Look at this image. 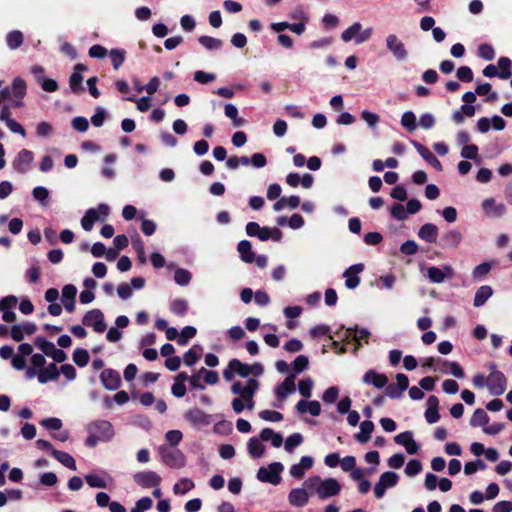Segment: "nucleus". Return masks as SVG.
Here are the masks:
<instances>
[{
    "mask_svg": "<svg viewBox=\"0 0 512 512\" xmlns=\"http://www.w3.org/2000/svg\"><path fill=\"white\" fill-rule=\"evenodd\" d=\"M260 382L255 378H248L245 381H234L230 391L234 396L231 401L232 410L236 414L244 410L252 411L255 408L254 397L259 390Z\"/></svg>",
    "mask_w": 512,
    "mask_h": 512,
    "instance_id": "f257e3e1",
    "label": "nucleus"
},
{
    "mask_svg": "<svg viewBox=\"0 0 512 512\" xmlns=\"http://www.w3.org/2000/svg\"><path fill=\"white\" fill-rule=\"evenodd\" d=\"M307 489L315 493L320 499H327L337 496L341 491V484L335 478H321L312 476L303 483Z\"/></svg>",
    "mask_w": 512,
    "mask_h": 512,
    "instance_id": "f03ea898",
    "label": "nucleus"
},
{
    "mask_svg": "<svg viewBox=\"0 0 512 512\" xmlns=\"http://www.w3.org/2000/svg\"><path fill=\"white\" fill-rule=\"evenodd\" d=\"M88 437L86 445L94 447L99 442H108L114 437V428L109 421L96 420L87 426Z\"/></svg>",
    "mask_w": 512,
    "mask_h": 512,
    "instance_id": "7ed1b4c3",
    "label": "nucleus"
},
{
    "mask_svg": "<svg viewBox=\"0 0 512 512\" xmlns=\"http://www.w3.org/2000/svg\"><path fill=\"white\" fill-rule=\"evenodd\" d=\"M372 33L373 29L371 27L363 29L360 22H355L342 32L341 39L346 43L355 40V43L359 45L368 41Z\"/></svg>",
    "mask_w": 512,
    "mask_h": 512,
    "instance_id": "20e7f679",
    "label": "nucleus"
},
{
    "mask_svg": "<svg viewBox=\"0 0 512 512\" xmlns=\"http://www.w3.org/2000/svg\"><path fill=\"white\" fill-rule=\"evenodd\" d=\"M110 212L107 204L101 203L96 208L88 209L81 219V226L85 231H91L97 221H105Z\"/></svg>",
    "mask_w": 512,
    "mask_h": 512,
    "instance_id": "39448f33",
    "label": "nucleus"
},
{
    "mask_svg": "<svg viewBox=\"0 0 512 512\" xmlns=\"http://www.w3.org/2000/svg\"><path fill=\"white\" fill-rule=\"evenodd\" d=\"M490 374L487 377V387L491 395H502L507 387L504 374L496 369L494 364L490 365Z\"/></svg>",
    "mask_w": 512,
    "mask_h": 512,
    "instance_id": "423d86ee",
    "label": "nucleus"
},
{
    "mask_svg": "<svg viewBox=\"0 0 512 512\" xmlns=\"http://www.w3.org/2000/svg\"><path fill=\"white\" fill-rule=\"evenodd\" d=\"M284 466L280 462H273L267 467H261L258 470L257 478L261 482L277 485L280 483V473L283 471Z\"/></svg>",
    "mask_w": 512,
    "mask_h": 512,
    "instance_id": "0eeeda50",
    "label": "nucleus"
},
{
    "mask_svg": "<svg viewBox=\"0 0 512 512\" xmlns=\"http://www.w3.org/2000/svg\"><path fill=\"white\" fill-rule=\"evenodd\" d=\"M385 45L387 50L397 61L402 62L408 58V50L403 41L396 34H388L385 38Z\"/></svg>",
    "mask_w": 512,
    "mask_h": 512,
    "instance_id": "6e6552de",
    "label": "nucleus"
},
{
    "mask_svg": "<svg viewBox=\"0 0 512 512\" xmlns=\"http://www.w3.org/2000/svg\"><path fill=\"white\" fill-rule=\"evenodd\" d=\"M296 390L295 385V374H291L285 378V380L275 387V395L279 400V403H274L273 406L276 408H282V402Z\"/></svg>",
    "mask_w": 512,
    "mask_h": 512,
    "instance_id": "1a4fd4ad",
    "label": "nucleus"
},
{
    "mask_svg": "<svg viewBox=\"0 0 512 512\" xmlns=\"http://www.w3.org/2000/svg\"><path fill=\"white\" fill-rule=\"evenodd\" d=\"M399 480L398 475L395 472H384L379 477L378 482L374 486V494L377 499H381L388 488H392L397 485Z\"/></svg>",
    "mask_w": 512,
    "mask_h": 512,
    "instance_id": "9d476101",
    "label": "nucleus"
},
{
    "mask_svg": "<svg viewBox=\"0 0 512 512\" xmlns=\"http://www.w3.org/2000/svg\"><path fill=\"white\" fill-rule=\"evenodd\" d=\"M160 454L163 462L171 468H182L185 466V456L180 450L169 449L165 446L160 447Z\"/></svg>",
    "mask_w": 512,
    "mask_h": 512,
    "instance_id": "9b49d317",
    "label": "nucleus"
},
{
    "mask_svg": "<svg viewBox=\"0 0 512 512\" xmlns=\"http://www.w3.org/2000/svg\"><path fill=\"white\" fill-rule=\"evenodd\" d=\"M235 375H239L243 378L249 377V364L243 363L238 359L230 360L227 368L223 370V377L226 381H231Z\"/></svg>",
    "mask_w": 512,
    "mask_h": 512,
    "instance_id": "f8f14e48",
    "label": "nucleus"
},
{
    "mask_svg": "<svg viewBox=\"0 0 512 512\" xmlns=\"http://www.w3.org/2000/svg\"><path fill=\"white\" fill-rule=\"evenodd\" d=\"M83 324L91 327L97 333H103L107 328L104 321V314L99 309L88 311L83 317Z\"/></svg>",
    "mask_w": 512,
    "mask_h": 512,
    "instance_id": "ddd939ff",
    "label": "nucleus"
},
{
    "mask_svg": "<svg viewBox=\"0 0 512 512\" xmlns=\"http://www.w3.org/2000/svg\"><path fill=\"white\" fill-rule=\"evenodd\" d=\"M34 153L28 149H21L12 161V167L18 173H26L31 169Z\"/></svg>",
    "mask_w": 512,
    "mask_h": 512,
    "instance_id": "4468645a",
    "label": "nucleus"
},
{
    "mask_svg": "<svg viewBox=\"0 0 512 512\" xmlns=\"http://www.w3.org/2000/svg\"><path fill=\"white\" fill-rule=\"evenodd\" d=\"M427 278L432 283H443L446 279H451L454 276V269L450 265L442 267L432 266L427 268Z\"/></svg>",
    "mask_w": 512,
    "mask_h": 512,
    "instance_id": "2eb2a0df",
    "label": "nucleus"
},
{
    "mask_svg": "<svg viewBox=\"0 0 512 512\" xmlns=\"http://www.w3.org/2000/svg\"><path fill=\"white\" fill-rule=\"evenodd\" d=\"M36 345L46 356L51 357L58 363L64 362L67 358L66 353L63 350L56 348V346L50 341L38 338L36 340Z\"/></svg>",
    "mask_w": 512,
    "mask_h": 512,
    "instance_id": "dca6fc26",
    "label": "nucleus"
},
{
    "mask_svg": "<svg viewBox=\"0 0 512 512\" xmlns=\"http://www.w3.org/2000/svg\"><path fill=\"white\" fill-rule=\"evenodd\" d=\"M409 380L405 374L398 373L396 375V384H390L386 387V395L391 399H398L408 388Z\"/></svg>",
    "mask_w": 512,
    "mask_h": 512,
    "instance_id": "f3484780",
    "label": "nucleus"
},
{
    "mask_svg": "<svg viewBox=\"0 0 512 512\" xmlns=\"http://www.w3.org/2000/svg\"><path fill=\"white\" fill-rule=\"evenodd\" d=\"M86 483L91 488H100L106 489L110 486L112 482V477L107 473L102 471L101 473H90L84 476Z\"/></svg>",
    "mask_w": 512,
    "mask_h": 512,
    "instance_id": "a211bd4d",
    "label": "nucleus"
},
{
    "mask_svg": "<svg viewBox=\"0 0 512 512\" xmlns=\"http://www.w3.org/2000/svg\"><path fill=\"white\" fill-rule=\"evenodd\" d=\"M134 481L144 488L158 487L161 477L154 471H143L134 475Z\"/></svg>",
    "mask_w": 512,
    "mask_h": 512,
    "instance_id": "6ab92c4d",
    "label": "nucleus"
},
{
    "mask_svg": "<svg viewBox=\"0 0 512 512\" xmlns=\"http://www.w3.org/2000/svg\"><path fill=\"white\" fill-rule=\"evenodd\" d=\"M37 327L32 322H24L11 327L10 335L14 341L20 342L25 336L34 334Z\"/></svg>",
    "mask_w": 512,
    "mask_h": 512,
    "instance_id": "aec40b11",
    "label": "nucleus"
},
{
    "mask_svg": "<svg viewBox=\"0 0 512 512\" xmlns=\"http://www.w3.org/2000/svg\"><path fill=\"white\" fill-rule=\"evenodd\" d=\"M364 270V265L359 263L350 266L345 270L343 276L345 278V286L348 289H355L360 284L359 274Z\"/></svg>",
    "mask_w": 512,
    "mask_h": 512,
    "instance_id": "412c9836",
    "label": "nucleus"
},
{
    "mask_svg": "<svg viewBox=\"0 0 512 512\" xmlns=\"http://www.w3.org/2000/svg\"><path fill=\"white\" fill-rule=\"evenodd\" d=\"M185 419L190 422L193 426L201 427L210 424V416L199 408H193L188 410L185 415Z\"/></svg>",
    "mask_w": 512,
    "mask_h": 512,
    "instance_id": "4be33fe9",
    "label": "nucleus"
},
{
    "mask_svg": "<svg viewBox=\"0 0 512 512\" xmlns=\"http://www.w3.org/2000/svg\"><path fill=\"white\" fill-rule=\"evenodd\" d=\"M309 489L305 486L304 488H294L289 492L288 501L292 506L303 507L310 499Z\"/></svg>",
    "mask_w": 512,
    "mask_h": 512,
    "instance_id": "5701e85b",
    "label": "nucleus"
},
{
    "mask_svg": "<svg viewBox=\"0 0 512 512\" xmlns=\"http://www.w3.org/2000/svg\"><path fill=\"white\" fill-rule=\"evenodd\" d=\"M101 382L107 390H116L121 384L120 374L113 369H105L100 375Z\"/></svg>",
    "mask_w": 512,
    "mask_h": 512,
    "instance_id": "b1692460",
    "label": "nucleus"
},
{
    "mask_svg": "<svg viewBox=\"0 0 512 512\" xmlns=\"http://www.w3.org/2000/svg\"><path fill=\"white\" fill-rule=\"evenodd\" d=\"M17 302L15 296H7L0 300V312H2V319L5 322H13L16 319V314L11 309L16 306Z\"/></svg>",
    "mask_w": 512,
    "mask_h": 512,
    "instance_id": "393cba45",
    "label": "nucleus"
},
{
    "mask_svg": "<svg viewBox=\"0 0 512 512\" xmlns=\"http://www.w3.org/2000/svg\"><path fill=\"white\" fill-rule=\"evenodd\" d=\"M463 236L460 231L450 229L443 233L441 237V245L443 248L456 249L462 242Z\"/></svg>",
    "mask_w": 512,
    "mask_h": 512,
    "instance_id": "a878e982",
    "label": "nucleus"
},
{
    "mask_svg": "<svg viewBox=\"0 0 512 512\" xmlns=\"http://www.w3.org/2000/svg\"><path fill=\"white\" fill-rule=\"evenodd\" d=\"M484 212L491 217H502L506 213V206L497 203L494 198H487L481 204Z\"/></svg>",
    "mask_w": 512,
    "mask_h": 512,
    "instance_id": "bb28decb",
    "label": "nucleus"
},
{
    "mask_svg": "<svg viewBox=\"0 0 512 512\" xmlns=\"http://www.w3.org/2000/svg\"><path fill=\"white\" fill-rule=\"evenodd\" d=\"M394 441L405 447L408 454L413 455L416 454L419 450L418 444L413 439L412 433L410 431L402 432L395 436Z\"/></svg>",
    "mask_w": 512,
    "mask_h": 512,
    "instance_id": "cd10ccee",
    "label": "nucleus"
},
{
    "mask_svg": "<svg viewBox=\"0 0 512 512\" xmlns=\"http://www.w3.org/2000/svg\"><path fill=\"white\" fill-rule=\"evenodd\" d=\"M362 381L367 385H373L375 388L381 389L387 386L388 378L385 374L370 369L364 374Z\"/></svg>",
    "mask_w": 512,
    "mask_h": 512,
    "instance_id": "c85d7f7f",
    "label": "nucleus"
},
{
    "mask_svg": "<svg viewBox=\"0 0 512 512\" xmlns=\"http://www.w3.org/2000/svg\"><path fill=\"white\" fill-rule=\"evenodd\" d=\"M77 295V288L72 284H67L62 288V304L68 312L75 309V299Z\"/></svg>",
    "mask_w": 512,
    "mask_h": 512,
    "instance_id": "c756f323",
    "label": "nucleus"
},
{
    "mask_svg": "<svg viewBox=\"0 0 512 512\" xmlns=\"http://www.w3.org/2000/svg\"><path fill=\"white\" fill-rule=\"evenodd\" d=\"M314 460L311 456L301 457L299 463L294 464L290 467L289 473L293 478L301 479L306 470L312 468Z\"/></svg>",
    "mask_w": 512,
    "mask_h": 512,
    "instance_id": "7c9ffc66",
    "label": "nucleus"
},
{
    "mask_svg": "<svg viewBox=\"0 0 512 512\" xmlns=\"http://www.w3.org/2000/svg\"><path fill=\"white\" fill-rule=\"evenodd\" d=\"M246 233L251 237H258L261 241H267L272 237L271 228L261 227L256 222L247 223Z\"/></svg>",
    "mask_w": 512,
    "mask_h": 512,
    "instance_id": "2f4dec72",
    "label": "nucleus"
},
{
    "mask_svg": "<svg viewBox=\"0 0 512 512\" xmlns=\"http://www.w3.org/2000/svg\"><path fill=\"white\" fill-rule=\"evenodd\" d=\"M413 146L417 150V152L422 156V158L427 161L433 168L438 171L442 170L441 162L436 158V156L425 146L419 144L416 141L412 142Z\"/></svg>",
    "mask_w": 512,
    "mask_h": 512,
    "instance_id": "473e14b6",
    "label": "nucleus"
},
{
    "mask_svg": "<svg viewBox=\"0 0 512 512\" xmlns=\"http://www.w3.org/2000/svg\"><path fill=\"white\" fill-rule=\"evenodd\" d=\"M296 410L303 414V413H309L312 416H319L321 413V404L319 401L313 400V401H306V400H300L296 404Z\"/></svg>",
    "mask_w": 512,
    "mask_h": 512,
    "instance_id": "72a5a7b5",
    "label": "nucleus"
},
{
    "mask_svg": "<svg viewBox=\"0 0 512 512\" xmlns=\"http://www.w3.org/2000/svg\"><path fill=\"white\" fill-rule=\"evenodd\" d=\"M58 377L59 369L55 363H50L48 366L38 370V381L41 384L56 380Z\"/></svg>",
    "mask_w": 512,
    "mask_h": 512,
    "instance_id": "f704fd0d",
    "label": "nucleus"
},
{
    "mask_svg": "<svg viewBox=\"0 0 512 512\" xmlns=\"http://www.w3.org/2000/svg\"><path fill=\"white\" fill-rule=\"evenodd\" d=\"M418 237L427 243H435L438 237V227L435 224L426 223L420 227Z\"/></svg>",
    "mask_w": 512,
    "mask_h": 512,
    "instance_id": "c9c22d12",
    "label": "nucleus"
},
{
    "mask_svg": "<svg viewBox=\"0 0 512 512\" xmlns=\"http://www.w3.org/2000/svg\"><path fill=\"white\" fill-rule=\"evenodd\" d=\"M247 450L251 457L260 458L265 454V446L262 444L261 438L252 437L247 443Z\"/></svg>",
    "mask_w": 512,
    "mask_h": 512,
    "instance_id": "e433bc0d",
    "label": "nucleus"
},
{
    "mask_svg": "<svg viewBox=\"0 0 512 512\" xmlns=\"http://www.w3.org/2000/svg\"><path fill=\"white\" fill-rule=\"evenodd\" d=\"M260 438L262 441H271L272 446L275 448H279L283 444V436L270 428H264L260 432Z\"/></svg>",
    "mask_w": 512,
    "mask_h": 512,
    "instance_id": "4c0bfd02",
    "label": "nucleus"
},
{
    "mask_svg": "<svg viewBox=\"0 0 512 512\" xmlns=\"http://www.w3.org/2000/svg\"><path fill=\"white\" fill-rule=\"evenodd\" d=\"M370 333L367 329L365 328H362V329H352V328H348L346 330V334L345 336L346 337H353L354 341H355V350H358L359 347L361 346V340H364L365 343H368V337H369Z\"/></svg>",
    "mask_w": 512,
    "mask_h": 512,
    "instance_id": "58836bf2",
    "label": "nucleus"
},
{
    "mask_svg": "<svg viewBox=\"0 0 512 512\" xmlns=\"http://www.w3.org/2000/svg\"><path fill=\"white\" fill-rule=\"evenodd\" d=\"M237 250L240 254V258L242 261L246 263H252L254 261V252L252 250V245L247 240H242L239 242L237 246Z\"/></svg>",
    "mask_w": 512,
    "mask_h": 512,
    "instance_id": "ea45409f",
    "label": "nucleus"
},
{
    "mask_svg": "<svg viewBox=\"0 0 512 512\" xmlns=\"http://www.w3.org/2000/svg\"><path fill=\"white\" fill-rule=\"evenodd\" d=\"M374 430V424L372 421L366 420L360 424V432L355 435V439L359 443H366L371 437V433Z\"/></svg>",
    "mask_w": 512,
    "mask_h": 512,
    "instance_id": "a19ab883",
    "label": "nucleus"
},
{
    "mask_svg": "<svg viewBox=\"0 0 512 512\" xmlns=\"http://www.w3.org/2000/svg\"><path fill=\"white\" fill-rule=\"evenodd\" d=\"M52 455L65 467L76 470V462L74 458L67 452L52 449Z\"/></svg>",
    "mask_w": 512,
    "mask_h": 512,
    "instance_id": "79ce46f5",
    "label": "nucleus"
},
{
    "mask_svg": "<svg viewBox=\"0 0 512 512\" xmlns=\"http://www.w3.org/2000/svg\"><path fill=\"white\" fill-rule=\"evenodd\" d=\"M493 290L490 286L484 285L478 288L474 297V306L481 307L492 296Z\"/></svg>",
    "mask_w": 512,
    "mask_h": 512,
    "instance_id": "37998d69",
    "label": "nucleus"
},
{
    "mask_svg": "<svg viewBox=\"0 0 512 512\" xmlns=\"http://www.w3.org/2000/svg\"><path fill=\"white\" fill-rule=\"evenodd\" d=\"M224 114L232 120L234 127H241L245 124V120L238 117V109L234 104H226L224 106Z\"/></svg>",
    "mask_w": 512,
    "mask_h": 512,
    "instance_id": "c03bdc74",
    "label": "nucleus"
},
{
    "mask_svg": "<svg viewBox=\"0 0 512 512\" xmlns=\"http://www.w3.org/2000/svg\"><path fill=\"white\" fill-rule=\"evenodd\" d=\"M11 93L12 98L23 99L26 95V82L22 78L16 77L11 86Z\"/></svg>",
    "mask_w": 512,
    "mask_h": 512,
    "instance_id": "a18cd8bd",
    "label": "nucleus"
},
{
    "mask_svg": "<svg viewBox=\"0 0 512 512\" xmlns=\"http://www.w3.org/2000/svg\"><path fill=\"white\" fill-rule=\"evenodd\" d=\"M489 422V417L483 409H476L470 419V425L473 427L484 428Z\"/></svg>",
    "mask_w": 512,
    "mask_h": 512,
    "instance_id": "49530a36",
    "label": "nucleus"
},
{
    "mask_svg": "<svg viewBox=\"0 0 512 512\" xmlns=\"http://www.w3.org/2000/svg\"><path fill=\"white\" fill-rule=\"evenodd\" d=\"M83 70H85V66L82 64H77L75 66V71L70 76L69 85L73 91H78L81 87L83 77L80 72Z\"/></svg>",
    "mask_w": 512,
    "mask_h": 512,
    "instance_id": "de8ad7c7",
    "label": "nucleus"
},
{
    "mask_svg": "<svg viewBox=\"0 0 512 512\" xmlns=\"http://www.w3.org/2000/svg\"><path fill=\"white\" fill-rule=\"evenodd\" d=\"M401 125L408 132H414L417 129L416 115L412 111L404 112L401 116Z\"/></svg>",
    "mask_w": 512,
    "mask_h": 512,
    "instance_id": "09e8293b",
    "label": "nucleus"
},
{
    "mask_svg": "<svg viewBox=\"0 0 512 512\" xmlns=\"http://www.w3.org/2000/svg\"><path fill=\"white\" fill-rule=\"evenodd\" d=\"M199 43L207 50H218L222 47L223 41L211 36H200L198 39Z\"/></svg>",
    "mask_w": 512,
    "mask_h": 512,
    "instance_id": "8fccbe9b",
    "label": "nucleus"
},
{
    "mask_svg": "<svg viewBox=\"0 0 512 512\" xmlns=\"http://www.w3.org/2000/svg\"><path fill=\"white\" fill-rule=\"evenodd\" d=\"M194 488V482L189 478H181L179 482H177L174 487L173 491L176 495H184L190 490Z\"/></svg>",
    "mask_w": 512,
    "mask_h": 512,
    "instance_id": "3c124183",
    "label": "nucleus"
},
{
    "mask_svg": "<svg viewBox=\"0 0 512 512\" xmlns=\"http://www.w3.org/2000/svg\"><path fill=\"white\" fill-rule=\"evenodd\" d=\"M6 43L12 50L19 48L23 43V34L18 30L9 32L6 36Z\"/></svg>",
    "mask_w": 512,
    "mask_h": 512,
    "instance_id": "603ef678",
    "label": "nucleus"
},
{
    "mask_svg": "<svg viewBox=\"0 0 512 512\" xmlns=\"http://www.w3.org/2000/svg\"><path fill=\"white\" fill-rule=\"evenodd\" d=\"M303 436L300 433H294L287 437L284 443V449L288 453H292L296 447L303 443Z\"/></svg>",
    "mask_w": 512,
    "mask_h": 512,
    "instance_id": "864d4df0",
    "label": "nucleus"
},
{
    "mask_svg": "<svg viewBox=\"0 0 512 512\" xmlns=\"http://www.w3.org/2000/svg\"><path fill=\"white\" fill-rule=\"evenodd\" d=\"M498 67L500 72L498 77L501 79H508L511 77V60L507 57H501L498 60Z\"/></svg>",
    "mask_w": 512,
    "mask_h": 512,
    "instance_id": "5fc2aeb1",
    "label": "nucleus"
},
{
    "mask_svg": "<svg viewBox=\"0 0 512 512\" xmlns=\"http://www.w3.org/2000/svg\"><path fill=\"white\" fill-rule=\"evenodd\" d=\"M192 275L187 269L178 268L174 273V280L180 286H187L191 281Z\"/></svg>",
    "mask_w": 512,
    "mask_h": 512,
    "instance_id": "6e6d98bb",
    "label": "nucleus"
},
{
    "mask_svg": "<svg viewBox=\"0 0 512 512\" xmlns=\"http://www.w3.org/2000/svg\"><path fill=\"white\" fill-rule=\"evenodd\" d=\"M90 356L87 350L77 348L73 353V361L79 367H85L89 362Z\"/></svg>",
    "mask_w": 512,
    "mask_h": 512,
    "instance_id": "4d7b16f0",
    "label": "nucleus"
},
{
    "mask_svg": "<svg viewBox=\"0 0 512 512\" xmlns=\"http://www.w3.org/2000/svg\"><path fill=\"white\" fill-rule=\"evenodd\" d=\"M53 132L52 124L47 121H41L36 126V134L40 138H48L53 135Z\"/></svg>",
    "mask_w": 512,
    "mask_h": 512,
    "instance_id": "13d9d810",
    "label": "nucleus"
},
{
    "mask_svg": "<svg viewBox=\"0 0 512 512\" xmlns=\"http://www.w3.org/2000/svg\"><path fill=\"white\" fill-rule=\"evenodd\" d=\"M313 386L314 382L311 378L302 379L298 383L299 393L305 398H310L312 395Z\"/></svg>",
    "mask_w": 512,
    "mask_h": 512,
    "instance_id": "bf43d9fd",
    "label": "nucleus"
},
{
    "mask_svg": "<svg viewBox=\"0 0 512 512\" xmlns=\"http://www.w3.org/2000/svg\"><path fill=\"white\" fill-rule=\"evenodd\" d=\"M113 68L118 70L125 61V51L122 49H112L109 53Z\"/></svg>",
    "mask_w": 512,
    "mask_h": 512,
    "instance_id": "052dcab7",
    "label": "nucleus"
},
{
    "mask_svg": "<svg viewBox=\"0 0 512 512\" xmlns=\"http://www.w3.org/2000/svg\"><path fill=\"white\" fill-rule=\"evenodd\" d=\"M443 366L447 367L448 369L442 368L441 369L442 372L450 373V374H452L453 376H455L457 378H463L464 377L463 369H462V367L458 363H456V362H446L445 361L443 363Z\"/></svg>",
    "mask_w": 512,
    "mask_h": 512,
    "instance_id": "680f3d73",
    "label": "nucleus"
},
{
    "mask_svg": "<svg viewBox=\"0 0 512 512\" xmlns=\"http://www.w3.org/2000/svg\"><path fill=\"white\" fill-rule=\"evenodd\" d=\"M201 348L193 347L184 354L183 360L185 365L193 366L200 358Z\"/></svg>",
    "mask_w": 512,
    "mask_h": 512,
    "instance_id": "e2e57ef3",
    "label": "nucleus"
},
{
    "mask_svg": "<svg viewBox=\"0 0 512 512\" xmlns=\"http://www.w3.org/2000/svg\"><path fill=\"white\" fill-rule=\"evenodd\" d=\"M126 100L136 103V107L140 112H146L151 106L150 98L147 96L141 98L129 96L126 98Z\"/></svg>",
    "mask_w": 512,
    "mask_h": 512,
    "instance_id": "0e129e2a",
    "label": "nucleus"
},
{
    "mask_svg": "<svg viewBox=\"0 0 512 512\" xmlns=\"http://www.w3.org/2000/svg\"><path fill=\"white\" fill-rule=\"evenodd\" d=\"M258 415L262 420L268 422H280L283 419V415L274 410H262Z\"/></svg>",
    "mask_w": 512,
    "mask_h": 512,
    "instance_id": "69168bd1",
    "label": "nucleus"
},
{
    "mask_svg": "<svg viewBox=\"0 0 512 512\" xmlns=\"http://www.w3.org/2000/svg\"><path fill=\"white\" fill-rule=\"evenodd\" d=\"M188 303L184 299H175L170 304V309L177 315H184L187 312Z\"/></svg>",
    "mask_w": 512,
    "mask_h": 512,
    "instance_id": "338daca9",
    "label": "nucleus"
},
{
    "mask_svg": "<svg viewBox=\"0 0 512 512\" xmlns=\"http://www.w3.org/2000/svg\"><path fill=\"white\" fill-rule=\"evenodd\" d=\"M361 118L367 123V125L370 128H375L376 125L378 124L379 120H380V117H379L378 114L373 113V112L368 111V110H363L361 112Z\"/></svg>",
    "mask_w": 512,
    "mask_h": 512,
    "instance_id": "774afa93",
    "label": "nucleus"
}]
</instances>
